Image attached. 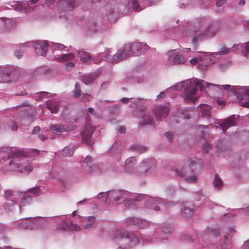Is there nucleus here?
I'll use <instances>...</instances> for the list:
<instances>
[{
    "instance_id": "f257e3e1",
    "label": "nucleus",
    "mask_w": 249,
    "mask_h": 249,
    "mask_svg": "<svg viewBox=\"0 0 249 249\" xmlns=\"http://www.w3.org/2000/svg\"><path fill=\"white\" fill-rule=\"evenodd\" d=\"M208 19L201 17L193 21V28L194 36L192 39L194 49L196 50L198 43L214 36L219 29V23L217 21L208 22Z\"/></svg>"
},
{
    "instance_id": "f03ea898",
    "label": "nucleus",
    "mask_w": 249,
    "mask_h": 249,
    "mask_svg": "<svg viewBox=\"0 0 249 249\" xmlns=\"http://www.w3.org/2000/svg\"><path fill=\"white\" fill-rule=\"evenodd\" d=\"M209 85L217 87L220 89H224L226 90H228L231 87L230 85L211 84L203 80L196 79L193 82L190 80L182 81L175 86V88L177 89H181L182 92L181 96L186 102H194L195 100V95L197 91V88H199L200 90H202L204 88L208 87Z\"/></svg>"
},
{
    "instance_id": "7ed1b4c3",
    "label": "nucleus",
    "mask_w": 249,
    "mask_h": 249,
    "mask_svg": "<svg viewBox=\"0 0 249 249\" xmlns=\"http://www.w3.org/2000/svg\"><path fill=\"white\" fill-rule=\"evenodd\" d=\"M203 168V164L200 159L193 157L188 159L184 166L180 170L176 169L175 173L179 177L185 178L184 179L188 183H195L197 180V178L195 175L187 176L188 174L194 171H199Z\"/></svg>"
},
{
    "instance_id": "20e7f679",
    "label": "nucleus",
    "mask_w": 249,
    "mask_h": 249,
    "mask_svg": "<svg viewBox=\"0 0 249 249\" xmlns=\"http://www.w3.org/2000/svg\"><path fill=\"white\" fill-rule=\"evenodd\" d=\"M139 238L133 232H125L124 230H117L113 236V241L120 244L122 248H128L137 245Z\"/></svg>"
},
{
    "instance_id": "39448f33",
    "label": "nucleus",
    "mask_w": 249,
    "mask_h": 249,
    "mask_svg": "<svg viewBox=\"0 0 249 249\" xmlns=\"http://www.w3.org/2000/svg\"><path fill=\"white\" fill-rule=\"evenodd\" d=\"M128 193L124 190H112L106 195V200L109 203L115 205L122 201L127 202Z\"/></svg>"
},
{
    "instance_id": "423d86ee",
    "label": "nucleus",
    "mask_w": 249,
    "mask_h": 249,
    "mask_svg": "<svg viewBox=\"0 0 249 249\" xmlns=\"http://www.w3.org/2000/svg\"><path fill=\"white\" fill-rule=\"evenodd\" d=\"M125 51L128 53L129 56H137L144 53L150 47L145 43L134 42L132 44H126Z\"/></svg>"
},
{
    "instance_id": "0eeeda50",
    "label": "nucleus",
    "mask_w": 249,
    "mask_h": 249,
    "mask_svg": "<svg viewBox=\"0 0 249 249\" xmlns=\"http://www.w3.org/2000/svg\"><path fill=\"white\" fill-rule=\"evenodd\" d=\"M134 113H135L138 117L142 118V120L139 122L140 125H156V123L154 120L153 116L147 112V108L144 107L142 108H136L134 111Z\"/></svg>"
},
{
    "instance_id": "6e6552de",
    "label": "nucleus",
    "mask_w": 249,
    "mask_h": 249,
    "mask_svg": "<svg viewBox=\"0 0 249 249\" xmlns=\"http://www.w3.org/2000/svg\"><path fill=\"white\" fill-rule=\"evenodd\" d=\"M232 93L242 107L249 108V87H243L238 91H232Z\"/></svg>"
},
{
    "instance_id": "1a4fd4ad",
    "label": "nucleus",
    "mask_w": 249,
    "mask_h": 249,
    "mask_svg": "<svg viewBox=\"0 0 249 249\" xmlns=\"http://www.w3.org/2000/svg\"><path fill=\"white\" fill-rule=\"evenodd\" d=\"M95 128L90 124H87L83 131L81 132L83 142L87 145L91 146L93 143L92 136Z\"/></svg>"
},
{
    "instance_id": "9d476101",
    "label": "nucleus",
    "mask_w": 249,
    "mask_h": 249,
    "mask_svg": "<svg viewBox=\"0 0 249 249\" xmlns=\"http://www.w3.org/2000/svg\"><path fill=\"white\" fill-rule=\"evenodd\" d=\"M80 227L77 224L71 222L69 224L66 221H63L56 228L55 232L57 233H61L65 232L79 231Z\"/></svg>"
},
{
    "instance_id": "9b49d317",
    "label": "nucleus",
    "mask_w": 249,
    "mask_h": 249,
    "mask_svg": "<svg viewBox=\"0 0 249 249\" xmlns=\"http://www.w3.org/2000/svg\"><path fill=\"white\" fill-rule=\"evenodd\" d=\"M145 205L148 209L159 211L160 207L164 208L166 206L165 200L160 197H153L148 199Z\"/></svg>"
},
{
    "instance_id": "f8f14e48",
    "label": "nucleus",
    "mask_w": 249,
    "mask_h": 249,
    "mask_svg": "<svg viewBox=\"0 0 249 249\" xmlns=\"http://www.w3.org/2000/svg\"><path fill=\"white\" fill-rule=\"evenodd\" d=\"M49 44L47 41L36 40L34 42L33 47L36 53L39 56H45L47 53Z\"/></svg>"
},
{
    "instance_id": "ddd939ff",
    "label": "nucleus",
    "mask_w": 249,
    "mask_h": 249,
    "mask_svg": "<svg viewBox=\"0 0 249 249\" xmlns=\"http://www.w3.org/2000/svg\"><path fill=\"white\" fill-rule=\"evenodd\" d=\"M117 4L114 2L113 4H109L106 6V16L110 23L115 22L118 18V12Z\"/></svg>"
},
{
    "instance_id": "4468645a",
    "label": "nucleus",
    "mask_w": 249,
    "mask_h": 249,
    "mask_svg": "<svg viewBox=\"0 0 249 249\" xmlns=\"http://www.w3.org/2000/svg\"><path fill=\"white\" fill-rule=\"evenodd\" d=\"M27 155L26 153L23 150L18 149L15 151H12L10 153H8V157L6 158L3 157L2 160H6L10 159H14L9 162V165H14L15 167H18V164L16 162L15 159H18L19 158L25 157Z\"/></svg>"
},
{
    "instance_id": "2eb2a0df",
    "label": "nucleus",
    "mask_w": 249,
    "mask_h": 249,
    "mask_svg": "<svg viewBox=\"0 0 249 249\" xmlns=\"http://www.w3.org/2000/svg\"><path fill=\"white\" fill-rule=\"evenodd\" d=\"M195 210V205L193 202L186 201L183 203L181 207V214L185 219H189L193 215Z\"/></svg>"
},
{
    "instance_id": "dca6fc26",
    "label": "nucleus",
    "mask_w": 249,
    "mask_h": 249,
    "mask_svg": "<svg viewBox=\"0 0 249 249\" xmlns=\"http://www.w3.org/2000/svg\"><path fill=\"white\" fill-rule=\"evenodd\" d=\"M152 112L157 120H162L169 114V108L166 106L160 105L156 107Z\"/></svg>"
},
{
    "instance_id": "f3484780",
    "label": "nucleus",
    "mask_w": 249,
    "mask_h": 249,
    "mask_svg": "<svg viewBox=\"0 0 249 249\" xmlns=\"http://www.w3.org/2000/svg\"><path fill=\"white\" fill-rule=\"evenodd\" d=\"M122 151V145L121 143L116 142L110 148V149L109 151V154L115 160L119 161L121 159Z\"/></svg>"
},
{
    "instance_id": "a211bd4d",
    "label": "nucleus",
    "mask_w": 249,
    "mask_h": 249,
    "mask_svg": "<svg viewBox=\"0 0 249 249\" xmlns=\"http://www.w3.org/2000/svg\"><path fill=\"white\" fill-rule=\"evenodd\" d=\"M57 7L63 11H72L75 7V0H58Z\"/></svg>"
},
{
    "instance_id": "6ab92c4d",
    "label": "nucleus",
    "mask_w": 249,
    "mask_h": 249,
    "mask_svg": "<svg viewBox=\"0 0 249 249\" xmlns=\"http://www.w3.org/2000/svg\"><path fill=\"white\" fill-rule=\"evenodd\" d=\"M168 55L169 56V60L176 64H183L187 61V59L184 58L181 55L177 54L175 50H171L168 52Z\"/></svg>"
},
{
    "instance_id": "aec40b11",
    "label": "nucleus",
    "mask_w": 249,
    "mask_h": 249,
    "mask_svg": "<svg viewBox=\"0 0 249 249\" xmlns=\"http://www.w3.org/2000/svg\"><path fill=\"white\" fill-rule=\"evenodd\" d=\"M127 222L129 225H135L140 229H145L149 224V222L144 219H139L135 217H129L127 219Z\"/></svg>"
},
{
    "instance_id": "412c9836",
    "label": "nucleus",
    "mask_w": 249,
    "mask_h": 249,
    "mask_svg": "<svg viewBox=\"0 0 249 249\" xmlns=\"http://www.w3.org/2000/svg\"><path fill=\"white\" fill-rule=\"evenodd\" d=\"M128 53L125 51V46H124L122 50H119L117 53L113 55L110 59V61L112 63H117L121 60L126 59L127 57H129Z\"/></svg>"
},
{
    "instance_id": "4be33fe9",
    "label": "nucleus",
    "mask_w": 249,
    "mask_h": 249,
    "mask_svg": "<svg viewBox=\"0 0 249 249\" xmlns=\"http://www.w3.org/2000/svg\"><path fill=\"white\" fill-rule=\"evenodd\" d=\"M235 119L232 117H228L224 120L221 123H218L223 132H226L229 127L235 125Z\"/></svg>"
},
{
    "instance_id": "5701e85b",
    "label": "nucleus",
    "mask_w": 249,
    "mask_h": 249,
    "mask_svg": "<svg viewBox=\"0 0 249 249\" xmlns=\"http://www.w3.org/2000/svg\"><path fill=\"white\" fill-rule=\"evenodd\" d=\"M99 75V72L94 71L92 73L84 75L82 77V80L85 85H89L96 80Z\"/></svg>"
},
{
    "instance_id": "b1692460",
    "label": "nucleus",
    "mask_w": 249,
    "mask_h": 249,
    "mask_svg": "<svg viewBox=\"0 0 249 249\" xmlns=\"http://www.w3.org/2000/svg\"><path fill=\"white\" fill-rule=\"evenodd\" d=\"M143 195L139 194L134 198H127V202L125 203V206L129 209L134 210L137 209L138 207L135 203V202L140 201L143 197Z\"/></svg>"
},
{
    "instance_id": "393cba45",
    "label": "nucleus",
    "mask_w": 249,
    "mask_h": 249,
    "mask_svg": "<svg viewBox=\"0 0 249 249\" xmlns=\"http://www.w3.org/2000/svg\"><path fill=\"white\" fill-rule=\"evenodd\" d=\"M201 116L209 121L211 117V107L210 106L203 104L200 107Z\"/></svg>"
},
{
    "instance_id": "a878e982",
    "label": "nucleus",
    "mask_w": 249,
    "mask_h": 249,
    "mask_svg": "<svg viewBox=\"0 0 249 249\" xmlns=\"http://www.w3.org/2000/svg\"><path fill=\"white\" fill-rule=\"evenodd\" d=\"M95 221L96 218L94 216H90L85 217L83 219V222L85 223L84 225L85 229H90L91 228L95 227Z\"/></svg>"
},
{
    "instance_id": "bb28decb",
    "label": "nucleus",
    "mask_w": 249,
    "mask_h": 249,
    "mask_svg": "<svg viewBox=\"0 0 249 249\" xmlns=\"http://www.w3.org/2000/svg\"><path fill=\"white\" fill-rule=\"evenodd\" d=\"M77 56L80 58V60L85 64H87L89 61H93L94 58L92 57L89 53L83 51H77Z\"/></svg>"
},
{
    "instance_id": "cd10ccee",
    "label": "nucleus",
    "mask_w": 249,
    "mask_h": 249,
    "mask_svg": "<svg viewBox=\"0 0 249 249\" xmlns=\"http://www.w3.org/2000/svg\"><path fill=\"white\" fill-rule=\"evenodd\" d=\"M136 161L135 157H131L126 160L124 167L127 172H131L136 164Z\"/></svg>"
},
{
    "instance_id": "c85d7f7f",
    "label": "nucleus",
    "mask_w": 249,
    "mask_h": 249,
    "mask_svg": "<svg viewBox=\"0 0 249 249\" xmlns=\"http://www.w3.org/2000/svg\"><path fill=\"white\" fill-rule=\"evenodd\" d=\"M12 26V21L10 19L3 20L0 18V32H3L9 30Z\"/></svg>"
},
{
    "instance_id": "c756f323",
    "label": "nucleus",
    "mask_w": 249,
    "mask_h": 249,
    "mask_svg": "<svg viewBox=\"0 0 249 249\" xmlns=\"http://www.w3.org/2000/svg\"><path fill=\"white\" fill-rule=\"evenodd\" d=\"M122 3H128L129 7H132V9L135 11L139 12L142 10L140 5L138 4L137 0H122Z\"/></svg>"
},
{
    "instance_id": "7c9ffc66",
    "label": "nucleus",
    "mask_w": 249,
    "mask_h": 249,
    "mask_svg": "<svg viewBox=\"0 0 249 249\" xmlns=\"http://www.w3.org/2000/svg\"><path fill=\"white\" fill-rule=\"evenodd\" d=\"M4 68L0 66V83L9 81L11 71L4 70Z\"/></svg>"
},
{
    "instance_id": "2f4dec72",
    "label": "nucleus",
    "mask_w": 249,
    "mask_h": 249,
    "mask_svg": "<svg viewBox=\"0 0 249 249\" xmlns=\"http://www.w3.org/2000/svg\"><path fill=\"white\" fill-rule=\"evenodd\" d=\"M21 199L19 207L21 206H25L31 203L32 201V197L27 194L26 192H22L21 194Z\"/></svg>"
},
{
    "instance_id": "473e14b6",
    "label": "nucleus",
    "mask_w": 249,
    "mask_h": 249,
    "mask_svg": "<svg viewBox=\"0 0 249 249\" xmlns=\"http://www.w3.org/2000/svg\"><path fill=\"white\" fill-rule=\"evenodd\" d=\"M153 163V160L147 159L142 161V167L145 170L146 173L155 168Z\"/></svg>"
},
{
    "instance_id": "72a5a7b5",
    "label": "nucleus",
    "mask_w": 249,
    "mask_h": 249,
    "mask_svg": "<svg viewBox=\"0 0 249 249\" xmlns=\"http://www.w3.org/2000/svg\"><path fill=\"white\" fill-rule=\"evenodd\" d=\"M50 129L55 133H62L67 131V128L63 124H52L50 126Z\"/></svg>"
},
{
    "instance_id": "f704fd0d",
    "label": "nucleus",
    "mask_w": 249,
    "mask_h": 249,
    "mask_svg": "<svg viewBox=\"0 0 249 249\" xmlns=\"http://www.w3.org/2000/svg\"><path fill=\"white\" fill-rule=\"evenodd\" d=\"M74 54L72 53L68 54H63L60 57H56L54 56V59L58 62H65L68 60L73 59L74 58Z\"/></svg>"
},
{
    "instance_id": "c9c22d12",
    "label": "nucleus",
    "mask_w": 249,
    "mask_h": 249,
    "mask_svg": "<svg viewBox=\"0 0 249 249\" xmlns=\"http://www.w3.org/2000/svg\"><path fill=\"white\" fill-rule=\"evenodd\" d=\"M46 108L53 113H56L59 108V103L57 102H51L47 104Z\"/></svg>"
},
{
    "instance_id": "e433bc0d",
    "label": "nucleus",
    "mask_w": 249,
    "mask_h": 249,
    "mask_svg": "<svg viewBox=\"0 0 249 249\" xmlns=\"http://www.w3.org/2000/svg\"><path fill=\"white\" fill-rule=\"evenodd\" d=\"M89 171L93 175H97L102 173V169L98 165L93 164L91 166H89Z\"/></svg>"
},
{
    "instance_id": "4c0bfd02",
    "label": "nucleus",
    "mask_w": 249,
    "mask_h": 249,
    "mask_svg": "<svg viewBox=\"0 0 249 249\" xmlns=\"http://www.w3.org/2000/svg\"><path fill=\"white\" fill-rule=\"evenodd\" d=\"M48 70L44 67L38 68L35 69L33 72V75L34 76H39L44 75L48 72Z\"/></svg>"
},
{
    "instance_id": "58836bf2",
    "label": "nucleus",
    "mask_w": 249,
    "mask_h": 249,
    "mask_svg": "<svg viewBox=\"0 0 249 249\" xmlns=\"http://www.w3.org/2000/svg\"><path fill=\"white\" fill-rule=\"evenodd\" d=\"M190 62L192 65L197 64L198 65V68L202 70L205 69V68L208 66L207 64H204L203 61H200L198 59L195 58L191 59L190 60Z\"/></svg>"
},
{
    "instance_id": "ea45409f",
    "label": "nucleus",
    "mask_w": 249,
    "mask_h": 249,
    "mask_svg": "<svg viewBox=\"0 0 249 249\" xmlns=\"http://www.w3.org/2000/svg\"><path fill=\"white\" fill-rule=\"evenodd\" d=\"M245 43L234 44L231 48V51L235 53H239L240 52L244 53L245 52Z\"/></svg>"
},
{
    "instance_id": "a19ab883",
    "label": "nucleus",
    "mask_w": 249,
    "mask_h": 249,
    "mask_svg": "<svg viewBox=\"0 0 249 249\" xmlns=\"http://www.w3.org/2000/svg\"><path fill=\"white\" fill-rule=\"evenodd\" d=\"M213 186L217 190H219L223 186L222 181L220 178L215 176L213 180Z\"/></svg>"
},
{
    "instance_id": "79ce46f5",
    "label": "nucleus",
    "mask_w": 249,
    "mask_h": 249,
    "mask_svg": "<svg viewBox=\"0 0 249 249\" xmlns=\"http://www.w3.org/2000/svg\"><path fill=\"white\" fill-rule=\"evenodd\" d=\"M4 195L7 200L12 201L13 196L17 195V192L13 191L11 190H5Z\"/></svg>"
},
{
    "instance_id": "37998d69",
    "label": "nucleus",
    "mask_w": 249,
    "mask_h": 249,
    "mask_svg": "<svg viewBox=\"0 0 249 249\" xmlns=\"http://www.w3.org/2000/svg\"><path fill=\"white\" fill-rule=\"evenodd\" d=\"M165 191L166 196H174L175 194V188L173 186L171 185H168L166 187Z\"/></svg>"
},
{
    "instance_id": "c03bdc74",
    "label": "nucleus",
    "mask_w": 249,
    "mask_h": 249,
    "mask_svg": "<svg viewBox=\"0 0 249 249\" xmlns=\"http://www.w3.org/2000/svg\"><path fill=\"white\" fill-rule=\"evenodd\" d=\"M74 153V150L73 148L70 149L68 147H65L62 151V154L64 157H70L73 155Z\"/></svg>"
},
{
    "instance_id": "a18cd8bd",
    "label": "nucleus",
    "mask_w": 249,
    "mask_h": 249,
    "mask_svg": "<svg viewBox=\"0 0 249 249\" xmlns=\"http://www.w3.org/2000/svg\"><path fill=\"white\" fill-rule=\"evenodd\" d=\"M81 95V88L79 82H76L74 86L73 96L75 98H78Z\"/></svg>"
},
{
    "instance_id": "49530a36",
    "label": "nucleus",
    "mask_w": 249,
    "mask_h": 249,
    "mask_svg": "<svg viewBox=\"0 0 249 249\" xmlns=\"http://www.w3.org/2000/svg\"><path fill=\"white\" fill-rule=\"evenodd\" d=\"M230 64L231 63L227 61L220 63L218 65L219 69L221 71H224L229 67Z\"/></svg>"
},
{
    "instance_id": "de8ad7c7",
    "label": "nucleus",
    "mask_w": 249,
    "mask_h": 249,
    "mask_svg": "<svg viewBox=\"0 0 249 249\" xmlns=\"http://www.w3.org/2000/svg\"><path fill=\"white\" fill-rule=\"evenodd\" d=\"M92 162V158L89 155L87 156L85 159L84 161H83L84 163H86L87 166L88 167V168H89V166L93 165Z\"/></svg>"
},
{
    "instance_id": "09e8293b",
    "label": "nucleus",
    "mask_w": 249,
    "mask_h": 249,
    "mask_svg": "<svg viewBox=\"0 0 249 249\" xmlns=\"http://www.w3.org/2000/svg\"><path fill=\"white\" fill-rule=\"evenodd\" d=\"M28 193H31L36 195H38L40 194L41 190L39 187L35 186L32 188H30L28 190Z\"/></svg>"
},
{
    "instance_id": "8fccbe9b",
    "label": "nucleus",
    "mask_w": 249,
    "mask_h": 249,
    "mask_svg": "<svg viewBox=\"0 0 249 249\" xmlns=\"http://www.w3.org/2000/svg\"><path fill=\"white\" fill-rule=\"evenodd\" d=\"M134 149L138 152L140 153H143L146 151L147 148L145 146H141V145H137L135 146H133Z\"/></svg>"
},
{
    "instance_id": "3c124183",
    "label": "nucleus",
    "mask_w": 249,
    "mask_h": 249,
    "mask_svg": "<svg viewBox=\"0 0 249 249\" xmlns=\"http://www.w3.org/2000/svg\"><path fill=\"white\" fill-rule=\"evenodd\" d=\"M231 51V49L224 46L221 49V50L219 51L218 53L220 55H225L228 54Z\"/></svg>"
},
{
    "instance_id": "603ef678",
    "label": "nucleus",
    "mask_w": 249,
    "mask_h": 249,
    "mask_svg": "<svg viewBox=\"0 0 249 249\" xmlns=\"http://www.w3.org/2000/svg\"><path fill=\"white\" fill-rule=\"evenodd\" d=\"M22 192H17V195L13 196V199L12 200V202L14 204H18V199L21 196V194Z\"/></svg>"
},
{
    "instance_id": "864d4df0",
    "label": "nucleus",
    "mask_w": 249,
    "mask_h": 249,
    "mask_svg": "<svg viewBox=\"0 0 249 249\" xmlns=\"http://www.w3.org/2000/svg\"><path fill=\"white\" fill-rule=\"evenodd\" d=\"M162 231L166 234H170L172 233L173 230L169 226L165 225L162 227Z\"/></svg>"
},
{
    "instance_id": "5fc2aeb1",
    "label": "nucleus",
    "mask_w": 249,
    "mask_h": 249,
    "mask_svg": "<svg viewBox=\"0 0 249 249\" xmlns=\"http://www.w3.org/2000/svg\"><path fill=\"white\" fill-rule=\"evenodd\" d=\"M37 94L42 95V96H39L37 97V98H39L40 100H42L44 97L48 98L51 95V94L50 93L45 91H40L37 92Z\"/></svg>"
},
{
    "instance_id": "6e6d98bb",
    "label": "nucleus",
    "mask_w": 249,
    "mask_h": 249,
    "mask_svg": "<svg viewBox=\"0 0 249 249\" xmlns=\"http://www.w3.org/2000/svg\"><path fill=\"white\" fill-rule=\"evenodd\" d=\"M11 6L13 7L14 10L17 11H20L24 9L23 6L19 3H16L15 4L11 5Z\"/></svg>"
},
{
    "instance_id": "4d7b16f0",
    "label": "nucleus",
    "mask_w": 249,
    "mask_h": 249,
    "mask_svg": "<svg viewBox=\"0 0 249 249\" xmlns=\"http://www.w3.org/2000/svg\"><path fill=\"white\" fill-rule=\"evenodd\" d=\"M142 239L144 243H150L152 242L153 238L151 236H148L146 235H143L142 237Z\"/></svg>"
},
{
    "instance_id": "13d9d810",
    "label": "nucleus",
    "mask_w": 249,
    "mask_h": 249,
    "mask_svg": "<svg viewBox=\"0 0 249 249\" xmlns=\"http://www.w3.org/2000/svg\"><path fill=\"white\" fill-rule=\"evenodd\" d=\"M210 233L214 237L216 238L219 235V231L217 229H211Z\"/></svg>"
},
{
    "instance_id": "bf43d9fd",
    "label": "nucleus",
    "mask_w": 249,
    "mask_h": 249,
    "mask_svg": "<svg viewBox=\"0 0 249 249\" xmlns=\"http://www.w3.org/2000/svg\"><path fill=\"white\" fill-rule=\"evenodd\" d=\"M212 146L209 143H206L204 145L203 150V153L204 154H207L209 152V151L211 149Z\"/></svg>"
},
{
    "instance_id": "052dcab7",
    "label": "nucleus",
    "mask_w": 249,
    "mask_h": 249,
    "mask_svg": "<svg viewBox=\"0 0 249 249\" xmlns=\"http://www.w3.org/2000/svg\"><path fill=\"white\" fill-rule=\"evenodd\" d=\"M232 217V215L230 213L224 214L222 218V220L224 222H228L229 220L231 219Z\"/></svg>"
},
{
    "instance_id": "680f3d73",
    "label": "nucleus",
    "mask_w": 249,
    "mask_h": 249,
    "mask_svg": "<svg viewBox=\"0 0 249 249\" xmlns=\"http://www.w3.org/2000/svg\"><path fill=\"white\" fill-rule=\"evenodd\" d=\"M235 232V231L234 230L233 228H230L229 231H228V232L227 233V234L225 235L224 236V238H225V240L227 241L228 240H229V234L230 233H234Z\"/></svg>"
},
{
    "instance_id": "e2e57ef3",
    "label": "nucleus",
    "mask_w": 249,
    "mask_h": 249,
    "mask_svg": "<svg viewBox=\"0 0 249 249\" xmlns=\"http://www.w3.org/2000/svg\"><path fill=\"white\" fill-rule=\"evenodd\" d=\"M244 47H245L244 55L247 56L249 54V42L245 43Z\"/></svg>"
},
{
    "instance_id": "0e129e2a",
    "label": "nucleus",
    "mask_w": 249,
    "mask_h": 249,
    "mask_svg": "<svg viewBox=\"0 0 249 249\" xmlns=\"http://www.w3.org/2000/svg\"><path fill=\"white\" fill-rule=\"evenodd\" d=\"M227 2V0H217L215 5L216 7H220Z\"/></svg>"
},
{
    "instance_id": "69168bd1",
    "label": "nucleus",
    "mask_w": 249,
    "mask_h": 249,
    "mask_svg": "<svg viewBox=\"0 0 249 249\" xmlns=\"http://www.w3.org/2000/svg\"><path fill=\"white\" fill-rule=\"evenodd\" d=\"M24 169L27 172L30 173L33 170V167L32 164H28L24 167Z\"/></svg>"
},
{
    "instance_id": "338daca9",
    "label": "nucleus",
    "mask_w": 249,
    "mask_h": 249,
    "mask_svg": "<svg viewBox=\"0 0 249 249\" xmlns=\"http://www.w3.org/2000/svg\"><path fill=\"white\" fill-rule=\"evenodd\" d=\"M164 136L168 139L169 142H171L173 139V135L170 132H166L164 134Z\"/></svg>"
},
{
    "instance_id": "774afa93",
    "label": "nucleus",
    "mask_w": 249,
    "mask_h": 249,
    "mask_svg": "<svg viewBox=\"0 0 249 249\" xmlns=\"http://www.w3.org/2000/svg\"><path fill=\"white\" fill-rule=\"evenodd\" d=\"M242 249H249V240L245 242L242 247Z\"/></svg>"
}]
</instances>
